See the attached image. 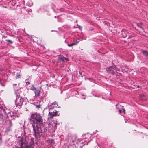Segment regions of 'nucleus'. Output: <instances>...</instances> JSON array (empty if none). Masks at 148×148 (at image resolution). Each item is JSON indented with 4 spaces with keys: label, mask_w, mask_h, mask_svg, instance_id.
<instances>
[{
    "label": "nucleus",
    "mask_w": 148,
    "mask_h": 148,
    "mask_svg": "<svg viewBox=\"0 0 148 148\" xmlns=\"http://www.w3.org/2000/svg\"><path fill=\"white\" fill-rule=\"evenodd\" d=\"M30 119H34L32 123L34 135L35 137L39 136L41 132V128L44 125L43 120L42 117L37 112H32L31 114Z\"/></svg>",
    "instance_id": "obj_1"
},
{
    "label": "nucleus",
    "mask_w": 148,
    "mask_h": 148,
    "mask_svg": "<svg viewBox=\"0 0 148 148\" xmlns=\"http://www.w3.org/2000/svg\"><path fill=\"white\" fill-rule=\"evenodd\" d=\"M24 101L23 99L17 96L16 99L15 101V104L16 106H21L22 105Z\"/></svg>",
    "instance_id": "obj_2"
},
{
    "label": "nucleus",
    "mask_w": 148,
    "mask_h": 148,
    "mask_svg": "<svg viewBox=\"0 0 148 148\" xmlns=\"http://www.w3.org/2000/svg\"><path fill=\"white\" fill-rule=\"evenodd\" d=\"M23 138H20V140L19 141V144L18 145L17 144L15 145V147L16 148H31L29 145H26L23 148Z\"/></svg>",
    "instance_id": "obj_3"
},
{
    "label": "nucleus",
    "mask_w": 148,
    "mask_h": 148,
    "mask_svg": "<svg viewBox=\"0 0 148 148\" xmlns=\"http://www.w3.org/2000/svg\"><path fill=\"white\" fill-rule=\"evenodd\" d=\"M106 71L109 73H111L112 74L115 73L116 71L115 68H113L111 66L107 68Z\"/></svg>",
    "instance_id": "obj_4"
},
{
    "label": "nucleus",
    "mask_w": 148,
    "mask_h": 148,
    "mask_svg": "<svg viewBox=\"0 0 148 148\" xmlns=\"http://www.w3.org/2000/svg\"><path fill=\"white\" fill-rule=\"evenodd\" d=\"M57 121L56 120H53L51 122V124L52 127H53L54 129H55L56 128V126L57 125Z\"/></svg>",
    "instance_id": "obj_5"
},
{
    "label": "nucleus",
    "mask_w": 148,
    "mask_h": 148,
    "mask_svg": "<svg viewBox=\"0 0 148 148\" xmlns=\"http://www.w3.org/2000/svg\"><path fill=\"white\" fill-rule=\"evenodd\" d=\"M33 90L36 96H38L40 95V91L39 90L37 89L36 88H34Z\"/></svg>",
    "instance_id": "obj_6"
},
{
    "label": "nucleus",
    "mask_w": 148,
    "mask_h": 148,
    "mask_svg": "<svg viewBox=\"0 0 148 148\" xmlns=\"http://www.w3.org/2000/svg\"><path fill=\"white\" fill-rule=\"evenodd\" d=\"M57 111H56V112H49V116L51 118L53 117L54 116H56V115Z\"/></svg>",
    "instance_id": "obj_7"
},
{
    "label": "nucleus",
    "mask_w": 148,
    "mask_h": 148,
    "mask_svg": "<svg viewBox=\"0 0 148 148\" xmlns=\"http://www.w3.org/2000/svg\"><path fill=\"white\" fill-rule=\"evenodd\" d=\"M128 32L127 31L123 30L122 32V36L124 38H125L127 37Z\"/></svg>",
    "instance_id": "obj_8"
},
{
    "label": "nucleus",
    "mask_w": 148,
    "mask_h": 148,
    "mask_svg": "<svg viewBox=\"0 0 148 148\" xmlns=\"http://www.w3.org/2000/svg\"><path fill=\"white\" fill-rule=\"evenodd\" d=\"M136 25L139 28V30L141 33L142 32H143L144 31L142 27L140 24L137 23L136 24Z\"/></svg>",
    "instance_id": "obj_9"
},
{
    "label": "nucleus",
    "mask_w": 148,
    "mask_h": 148,
    "mask_svg": "<svg viewBox=\"0 0 148 148\" xmlns=\"http://www.w3.org/2000/svg\"><path fill=\"white\" fill-rule=\"evenodd\" d=\"M13 86L15 91H17L18 90V85L16 84H13Z\"/></svg>",
    "instance_id": "obj_10"
},
{
    "label": "nucleus",
    "mask_w": 148,
    "mask_h": 148,
    "mask_svg": "<svg viewBox=\"0 0 148 148\" xmlns=\"http://www.w3.org/2000/svg\"><path fill=\"white\" fill-rule=\"evenodd\" d=\"M143 53L144 55L147 56H148V52L145 50L143 51Z\"/></svg>",
    "instance_id": "obj_11"
},
{
    "label": "nucleus",
    "mask_w": 148,
    "mask_h": 148,
    "mask_svg": "<svg viewBox=\"0 0 148 148\" xmlns=\"http://www.w3.org/2000/svg\"><path fill=\"white\" fill-rule=\"evenodd\" d=\"M60 60L61 61H64L65 60H68V59H66V58H64V57H60Z\"/></svg>",
    "instance_id": "obj_12"
},
{
    "label": "nucleus",
    "mask_w": 148,
    "mask_h": 148,
    "mask_svg": "<svg viewBox=\"0 0 148 148\" xmlns=\"http://www.w3.org/2000/svg\"><path fill=\"white\" fill-rule=\"evenodd\" d=\"M21 77V76L20 75V74H19V73H17V75L16 76V79H17L18 78H20Z\"/></svg>",
    "instance_id": "obj_13"
},
{
    "label": "nucleus",
    "mask_w": 148,
    "mask_h": 148,
    "mask_svg": "<svg viewBox=\"0 0 148 148\" xmlns=\"http://www.w3.org/2000/svg\"><path fill=\"white\" fill-rule=\"evenodd\" d=\"M76 45L75 43H72L71 44H68V45L69 47H71L73 46L74 45Z\"/></svg>",
    "instance_id": "obj_14"
},
{
    "label": "nucleus",
    "mask_w": 148,
    "mask_h": 148,
    "mask_svg": "<svg viewBox=\"0 0 148 148\" xmlns=\"http://www.w3.org/2000/svg\"><path fill=\"white\" fill-rule=\"evenodd\" d=\"M7 41L10 43L11 44L12 43V42L10 40H7Z\"/></svg>",
    "instance_id": "obj_15"
},
{
    "label": "nucleus",
    "mask_w": 148,
    "mask_h": 148,
    "mask_svg": "<svg viewBox=\"0 0 148 148\" xmlns=\"http://www.w3.org/2000/svg\"><path fill=\"white\" fill-rule=\"evenodd\" d=\"M122 112H123L124 114H125V109H124L123 108H122Z\"/></svg>",
    "instance_id": "obj_16"
},
{
    "label": "nucleus",
    "mask_w": 148,
    "mask_h": 148,
    "mask_svg": "<svg viewBox=\"0 0 148 148\" xmlns=\"http://www.w3.org/2000/svg\"><path fill=\"white\" fill-rule=\"evenodd\" d=\"M79 42V40L78 39H77V41H76V44H77L78 43V42Z\"/></svg>",
    "instance_id": "obj_17"
},
{
    "label": "nucleus",
    "mask_w": 148,
    "mask_h": 148,
    "mask_svg": "<svg viewBox=\"0 0 148 148\" xmlns=\"http://www.w3.org/2000/svg\"><path fill=\"white\" fill-rule=\"evenodd\" d=\"M119 112L120 113H121L122 112V110H119Z\"/></svg>",
    "instance_id": "obj_18"
},
{
    "label": "nucleus",
    "mask_w": 148,
    "mask_h": 148,
    "mask_svg": "<svg viewBox=\"0 0 148 148\" xmlns=\"http://www.w3.org/2000/svg\"><path fill=\"white\" fill-rule=\"evenodd\" d=\"M1 134H0V140H1Z\"/></svg>",
    "instance_id": "obj_19"
},
{
    "label": "nucleus",
    "mask_w": 148,
    "mask_h": 148,
    "mask_svg": "<svg viewBox=\"0 0 148 148\" xmlns=\"http://www.w3.org/2000/svg\"><path fill=\"white\" fill-rule=\"evenodd\" d=\"M79 28L80 29H82V27H80V26H79Z\"/></svg>",
    "instance_id": "obj_20"
},
{
    "label": "nucleus",
    "mask_w": 148,
    "mask_h": 148,
    "mask_svg": "<svg viewBox=\"0 0 148 148\" xmlns=\"http://www.w3.org/2000/svg\"><path fill=\"white\" fill-rule=\"evenodd\" d=\"M31 143H32V145H34V143H33V142H32Z\"/></svg>",
    "instance_id": "obj_21"
},
{
    "label": "nucleus",
    "mask_w": 148,
    "mask_h": 148,
    "mask_svg": "<svg viewBox=\"0 0 148 148\" xmlns=\"http://www.w3.org/2000/svg\"><path fill=\"white\" fill-rule=\"evenodd\" d=\"M137 87L138 88H140V87L139 86H138Z\"/></svg>",
    "instance_id": "obj_22"
},
{
    "label": "nucleus",
    "mask_w": 148,
    "mask_h": 148,
    "mask_svg": "<svg viewBox=\"0 0 148 148\" xmlns=\"http://www.w3.org/2000/svg\"><path fill=\"white\" fill-rule=\"evenodd\" d=\"M28 84H30V83H29V82H28Z\"/></svg>",
    "instance_id": "obj_23"
},
{
    "label": "nucleus",
    "mask_w": 148,
    "mask_h": 148,
    "mask_svg": "<svg viewBox=\"0 0 148 148\" xmlns=\"http://www.w3.org/2000/svg\"><path fill=\"white\" fill-rule=\"evenodd\" d=\"M55 18H56V16H55Z\"/></svg>",
    "instance_id": "obj_24"
},
{
    "label": "nucleus",
    "mask_w": 148,
    "mask_h": 148,
    "mask_svg": "<svg viewBox=\"0 0 148 148\" xmlns=\"http://www.w3.org/2000/svg\"><path fill=\"white\" fill-rule=\"evenodd\" d=\"M0 115H1V114H0Z\"/></svg>",
    "instance_id": "obj_25"
}]
</instances>
